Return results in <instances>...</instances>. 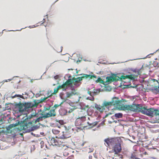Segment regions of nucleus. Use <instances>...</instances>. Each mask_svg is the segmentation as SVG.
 I'll use <instances>...</instances> for the list:
<instances>
[{
    "label": "nucleus",
    "mask_w": 159,
    "mask_h": 159,
    "mask_svg": "<svg viewBox=\"0 0 159 159\" xmlns=\"http://www.w3.org/2000/svg\"><path fill=\"white\" fill-rule=\"evenodd\" d=\"M105 120H103L98 126V127H99L101 125H103L104 124L105 122Z\"/></svg>",
    "instance_id": "nucleus-46"
},
{
    "label": "nucleus",
    "mask_w": 159,
    "mask_h": 159,
    "mask_svg": "<svg viewBox=\"0 0 159 159\" xmlns=\"http://www.w3.org/2000/svg\"><path fill=\"white\" fill-rule=\"evenodd\" d=\"M137 110L136 111V112H140L143 113L142 111H143V108L145 107H143L141 104H137Z\"/></svg>",
    "instance_id": "nucleus-12"
},
{
    "label": "nucleus",
    "mask_w": 159,
    "mask_h": 159,
    "mask_svg": "<svg viewBox=\"0 0 159 159\" xmlns=\"http://www.w3.org/2000/svg\"><path fill=\"white\" fill-rule=\"evenodd\" d=\"M3 115V116H2V118L3 120L6 118V117H7V116H5V115H3V114H2L1 115V116H2Z\"/></svg>",
    "instance_id": "nucleus-63"
},
{
    "label": "nucleus",
    "mask_w": 159,
    "mask_h": 159,
    "mask_svg": "<svg viewBox=\"0 0 159 159\" xmlns=\"http://www.w3.org/2000/svg\"><path fill=\"white\" fill-rule=\"evenodd\" d=\"M18 94H16L15 95L13 96H11L10 97L12 98H14L16 97H18Z\"/></svg>",
    "instance_id": "nucleus-56"
},
{
    "label": "nucleus",
    "mask_w": 159,
    "mask_h": 159,
    "mask_svg": "<svg viewBox=\"0 0 159 159\" xmlns=\"http://www.w3.org/2000/svg\"><path fill=\"white\" fill-rule=\"evenodd\" d=\"M19 77V76H15L12 78L8 79V80H8L9 81H10L12 80L13 79L14 77Z\"/></svg>",
    "instance_id": "nucleus-62"
},
{
    "label": "nucleus",
    "mask_w": 159,
    "mask_h": 159,
    "mask_svg": "<svg viewBox=\"0 0 159 159\" xmlns=\"http://www.w3.org/2000/svg\"><path fill=\"white\" fill-rule=\"evenodd\" d=\"M111 102L112 105L114 106L116 105L117 106V108H118L119 106H120V104L122 103V102H126V101L124 99L119 100L118 98L114 97L112 98Z\"/></svg>",
    "instance_id": "nucleus-3"
},
{
    "label": "nucleus",
    "mask_w": 159,
    "mask_h": 159,
    "mask_svg": "<svg viewBox=\"0 0 159 159\" xmlns=\"http://www.w3.org/2000/svg\"><path fill=\"white\" fill-rule=\"evenodd\" d=\"M13 129L14 130H16V131H17L19 132H20L22 130L21 128V127H20V126L18 127H15V128Z\"/></svg>",
    "instance_id": "nucleus-28"
},
{
    "label": "nucleus",
    "mask_w": 159,
    "mask_h": 159,
    "mask_svg": "<svg viewBox=\"0 0 159 159\" xmlns=\"http://www.w3.org/2000/svg\"><path fill=\"white\" fill-rule=\"evenodd\" d=\"M154 115L159 116V111L158 110L154 109V111L153 112V116Z\"/></svg>",
    "instance_id": "nucleus-27"
},
{
    "label": "nucleus",
    "mask_w": 159,
    "mask_h": 159,
    "mask_svg": "<svg viewBox=\"0 0 159 159\" xmlns=\"http://www.w3.org/2000/svg\"><path fill=\"white\" fill-rule=\"evenodd\" d=\"M113 147L114 152H115V154H117L121 152V144L118 142L114 145Z\"/></svg>",
    "instance_id": "nucleus-5"
},
{
    "label": "nucleus",
    "mask_w": 159,
    "mask_h": 159,
    "mask_svg": "<svg viewBox=\"0 0 159 159\" xmlns=\"http://www.w3.org/2000/svg\"><path fill=\"white\" fill-rule=\"evenodd\" d=\"M87 99L91 101H93L94 99V98L93 96H91V97H87Z\"/></svg>",
    "instance_id": "nucleus-39"
},
{
    "label": "nucleus",
    "mask_w": 159,
    "mask_h": 159,
    "mask_svg": "<svg viewBox=\"0 0 159 159\" xmlns=\"http://www.w3.org/2000/svg\"><path fill=\"white\" fill-rule=\"evenodd\" d=\"M28 121H23L22 123L23 125H24V126H25L26 127H27V125H28Z\"/></svg>",
    "instance_id": "nucleus-42"
},
{
    "label": "nucleus",
    "mask_w": 159,
    "mask_h": 159,
    "mask_svg": "<svg viewBox=\"0 0 159 159\" xmlns=\"http://www.w3.org/2000/svg\"><path fill=\"white\" fill-rule=\"evenodd\" d=\"M44 109L42 110V112L43 113L45 111H47V109H46V106H44Z\"/></svg>",
    "instance_id": "nucleus-53"
},
{
    "label": "nucleus",
    "mask_w": 159,
    "mask_h": 159,
    "mask_svg": "<svg viewBox=\"0 0 159 159\" xmlns=\"http://www.w3.org/2000/svg\"><path fill=\"white\" fill-rule=\"evenodd\" d=\"M62 133L63 134L61 136H60V139H65L68 137L66 136L65 134H64V131H62Z\"/></svg>",
    "instance_id": "nucleus-34"
},
{
    "label": "nucleus",
    "mask_w": 159,
    "mask_h": 159,
    "mask_svg": "<svg viewBox=\"0 0 159 159\" xmlns=\"http://www.w3.org/2000/svg\"><path fill=\"white\" fill-rule=\"evenodd\" d=\"M33 114H32L31 113V114H30L29 116H28V118H29L30 120V119H31L32 118H33L34 117V116H33Z\"/></svg>",
    "instance_id": "nucleus-51"
},
{
    "label": "nucleus",
    "mask_w": 159,
    "mask_h": 159,
    "mask_svg": "<svg viewBox=\"0 0 159 159\" xmlns=\"http://www.w3.org/2000/svg\"><path fill=\"white\" fill-rule=\"evenodd\" d=\"M24 125L22 123L20 125V126L21 127L22 130H25L26 129V127L24 126Z\"/></svg>",
    "instance_id": "nucleus-40"
},
{
    "label": "nucleus",
    "mask_w": 159,
    "mask_h": 159,
    "mask_svg": "<svg viewBox=\"0 0 159 159\" xmlns=\"http://www.w3.org/2000/svg\"><path fill=\"white\" fill-rule=\"evenodd\" d=\"M85 119V116H83L77 119L75 121V125L76 126L80 125L81 124V121L84 120Z\"/></svg>",
    "instance_id": "nucleus-11"
},
{
    "label": "nucleus",
    "mask_w": 159,
    "mask_h": 159,
    "mask_svg": "<svg viewBox=\"0 0 159 159\" xmlns=\"http://www.w3.org/2000/svg\"><path fill=\"white\" fill-rule=\"evenodd\" d=\"M91 96H93V92H91L90 91H88L87 92Z\"/></svg>",
    "instance_id": "nucleus-54"
},
{
    "label": "nucleus",
    "mask_w": 159,
    "mask_h": 159,
    "mask_svg": "<svg viewBox=\"0 0 159 159\" xmlns=\"http://www.w3.org/2000/svg\"><path fill=\"white\" fill-rule=\"evenodd\" d=\"M52 132L53 134H58L60 131L58 130L55 129H52Z\"/></svg>",
    "instance_id": "nucleus-37"
},
{
    "label": "nucleus",
    "mask_w": 159,
    "mask_h": 159,
    "mask_svg": "<svg viewBox=\"0 0 159 159\" xmlns=\"http://www.w3.org/2000/svg\"><path fill=\"white\" fill-rule=\"evenodd\" d=\"M14 106L15 108H18L17 110L15 111L16 114L23 113L33 107L31 102H23L22 103L21 101H19L18 103H16Z\"/></svg>",
    "instance_id": "nucleus-2"
},
{
    "label": "nucleus",
    "mask_w": 159,
    "mask_h": 159,
    "mask_svg": "<svg viewBox=\"0 0 159 159\" xmlns=\"http://www.w3.org/2000/svg\"><path fill=\"white\" fill-rule=\"evenodd\" d=\"M51 141H53V143H55L54 144L52 143L51 145L52 146H57L59 147L60 146V144H59L58 141L55 139L54 137H52L51 138Z\"/></svg>",
    "instance_id": "nucleus-15"
},
{
    "label": "nucleus",
    "mask_w": 159,
    "mask_h": 159,
    "mask_svg": "<svg viewBox=\"0 0 159 159\" xmlns=\"http://www.w3.org/2000/svg\"><path fill=\"white\" fill-rule=\"evenodd\" d=\"M20 113V115H17V117H16V118H20V117L23 114V113Z\"/></svg>",
    "instance_id": "nucleus-59"
},
{
    "label": "nucleus",
    "mask_w": 159,
    "mask_h": 159,
    "mask_svg": "<svg viewBox=\"0 0 159 159\" xmlns=\"http://www.w3.org/2000/svg\"><path fill=\"white\" fill-rule=\"evenodd\" d=\"M107 80L106 83L107 84H108L111 83L112 82L114 81H117L116 79H115V78L113 77V75L111 76H107L106 77Z\"/></svg>",
    "instance_id": "nucleus-9"
},
{
    "label": "nucleus",
    "mask_w": 159,
    "mask_h": 159,
    "mask_svg": "<svg viewBox=\"0 0 159 159\" xmlns=\"http://www.w3.org/2000/svg\"><path fill=\"white\" fill-rule=\"evenodd\" d=\"M59 79L57 81V84L58 85L57 86V88H55L54 89V92H53V94L55 95L56 94V93L58 92V90L60 89V83L59 82Z\"/></svg>",
    "instance_id": "nucleus-16"
},
{
    "label": "nucleus",
    "mask_w": 159,
    "mask_h": 159,
    "mask_svg": "<svg viewBox=\"0 0 159 159\" xmlns=\"http://www.w3.org/2000/svg\"><path fill=\"white\" fill-rule=\"evenodd\" d=\"M39 115H41V116H40V117H41V119H46L45 117H47L46 116H45L44 113V114H43L42 112V113H39Z\"/></svg>",
    "instance_id": "nucleus-36"
},
{
    "label": "nucleus",
    "mask_w": 159,
    "mask_h": 159,
    "mask_svg": "<svg viewBox=\"0 0 159 159\" xmlns=\"http://www.w3.org/2000/svg\"><path fill=\"white\" fill-rule=\"evenodd\" d=\"M59 106H60V104H55L54 105V106L53 107H52V108H55V109H56L57 107Z\"/></svg>",
    "instance_id": "nucleus-50"
},
{
    "label": "nucleus",
    "mask_w": 159,
    "mask_h": 159,
    "mask_svg": "<svg viewBox=\"0 0 159 159\" xmlns=\"http://www.w3.org/2000/svg\"><path fill=\"white\" fill-rule=\"evenodd\" d=\"M158 62L157 61H154L153 63V66L154 67H156L158 66Z\"/></svg>",
    "instance_id": "nucleus-44"
},
{
    "label": "nucleus",
    "mask_w": 159,
    "mask_h": 159,
    "mask_svg": "<svg viewBox=\"0 0 159 159\" xmlns=\"http://www.w3.org/2000/svg\"><path fill=\"white\" fill-rule=\"evenodd\" d=\"M122 83H121L120 85L119 86L122 89H124L125 88H136L137 87V86L136 84H134V85L131 86V84H123V86H122L121 84Z\"/></svg>",
    "instance_id": "nucleus-10"
},
{
    "label": "nucleus",
    "mask_w": 159,
    "mask_h": 159,
    "mask_svg": "<svg viewBox=\"0 0 159 159\" xmlns=\"http://www.w3.org/2000/svg\"><path fill=\"white\" fill-rule=\"evenodd\" d=\"M135 156L133 154H131V158L132 159H135V158H136Z\"/></svg>",
    "instance_id": "nucleus-55"
},
{
    "label": "nucleus",
    "mask_w": 159,
    "mask_h": 159,
    "mask_svg": "<svg viewBox=\"0 0 159 159\" xmlns=\"http://www.w3.org/2000/svg\"><path fill=\"white\" fill-rule=\"evenodd\" d=\"M59 78L60 76L59 75H56L54 76V78L55 80L58 79Z\"/></svg>",
    "instance_id": "nucleus-47"
},
{
    "label": "nucleus",
    "mask_w": 159,
    "mask_h": 159,
    "mask_svg": "<svg viewBox=\"0 0 159 159\" xmlns=\"http://www.w3.org/2000/svg\"><path fill=\"white\" fill-rule=\"evenodd\" d=\"M96 82L97 83L99 82L103 84H104V81L101 79V78L100 77H99L98 78V80H96Z\"/></svg>",
    "instance_id": "nucleus-25"
},
{
    "label": "nucleus",
    "mask_w": 159,
    "mask_h": 159,
    "mask_svg": "<svg viewBox=\"0 0 159 159\" xmlns=\"http://www.w3.org/2000/svg\"><path fill=\"white\" fill-rule=\"evenodd\" d=\"M55 109H52V110H50V111L51 112H52V113H56L55 112Z\"/></svg>",
    "instance_id": "nucleus-61"
},
{
    "label": "nucleus",
    "mask_w": 159,
    "mask_h": 159,
    "mask_svg": "<svg viewBox=\"0 0 159 159\" xmlns=\"http://www.w3.org/2000/svg\"><path fill=\"white\" fill-rule=\"evenodd\" d=\"M130 111L136 112V111L137 110V104H133L132 105H131Z\"/></svg>",
    "instance_id": "nucleus-19"
},
{
    "label": "nucleus",
    "mask_w": 159,
    "mask_h": 159,
    "mask_svg": "<svg viewBox=\"0 0 159 159\" xmlns=\"http://www.w3.org/2000/svg\"><path fill=\"white\" fill-rule=\"evenodd\" d=\"M44 114L45 116H47L45 117L46 119L52 116H54L56 115V113L51 112L50 111L48 112H44Z\"/></svg>",
    "instance_id": "nucleus-13"
},
{
    "label": "nucleus",
    "mask_w": 159,
    "mask_h": 159,
    "mask_svg": "<svg viewBox=\"0 0 159 159\" xmlns=\"http://www.w3.org/2000/svg\"><path fill=\"white\" fill-rule=\"evenodd\" d=\"M24 95V94L23 93H22V95L18 94V97H19V98H21L22 99L23 98L24 96H23V95Z\"/></svg>",
    "instance_id": "nucleus-52"
},
{
    "label": "nucleus",
    "mask_w": 159,
    "mask_h": 159,
    "mask_svg": "<svg viewBox=\"0 0 159 159\" xmlns=\"http://www.w3.org/2000/svg\"><path fill=\"white\" fill-rule=\"evenodd\" d=\"M28 125H31L32 126V125H33L32 124L33 123H34V121L33 120L32 121H28Z\"/></svg>",
    "instance_id": "nucleus-49"
},
{
    "label": "nucleus",
    "mask_w": 159,
    "mask_h": 159,
    "mask_svg": "<svg viewBox=\"0 0 159 159\" xmlns=\"http://www.w3.org/2000/svg\"><path fill=\"white\" fill-rule=\"evenodd\" d=\"M33 102H34V103H32V107H37V100H34V99H33Z\"/></svg>",
    "instance_id": "nucleus-32"
},
{
    "label": "nucleus",
    "mask_w": 159,
    "mask_h": 159,
    "mask_svg": "<svg viewBox=\"0 0 159 159\" xmlns=\"http://www.w3.org/2000/svg\"><path fill=\"white\" fill-rule=\"evenodd\" d=\"M48 98V97H45L43 98H42L41 99H42V101L43 102V101L45 102L46 100Z\"/></svg>",
    "instance_id": "nucleus-48"
},
{
    "label": "nucleus",
    "mask_w": 159,
    "mask_h": 159,
    "mask_svg": "<svg viewBox=\"0 0 159 159\" xmlns=\"http://www.w3.org/2000/svg\"><path fill=\"white\" fill-rule=\"evenodd\" d=\"M10 125H9L7 127H6V129H7V131H9L10 130H11L12 131V133L14 131L13 129H11L12 128V127L10 126Z\"/></svg>",
    "instance_id": "nucleus-33"
},
{
    "label": "nucleus",
    "mask_w": 159,
    "mask_h": 159,
    "mask_svg": "<svg viewBox=\"0 0 159 159\" xmlns=\"http://www.w3.org/2000/svg\"><path fill=\"white\" fill-rule=\"evenodd\" d=\"M40 93H39H39H36L35 95V97L36 98H38V97L40 96Z\"/></svg>",
    "instance_id": "nucleus-58"
},
{
    "label": "nucleus",
    "mask_w": 159,
    "mask_h": 159,
    "mask_svg": "<svg viewBox=\"0 0 159 159\" xmlns=\"http://www.w3.org/2000/svg\"><path fill=\"white\" fill-rule=\"evenodd\" d=\"M67 113V111L65 109H60V116L66 115Z\"/></svg>",
    "instance_id": "nucleus-20"
},
{
    "label": "nucleus",
    "mask_w": 159,
    "mask_h": 159,
    "mask_svg": "<svg viewBox=\"0 0 159 159\" xmlns=\"http://www.w3.org/2000/svg\"><path fill=\"white\" fill-rule=\"evenodd\" d=\"M124 102H122V103L120 104V106H119L118 107V109L120 110H130L131 109V105H125Z\"/></svg>",
    "instance_id": "nucleus-8"
},
{
    "label": "nucleus",
    "mask_w": 159,
    "mask_h": 159,
    "mask_svg": "<svg viewBox=\"0 0 159 159\" xmlns=\"http://www.w3.org/2000/svg\"><path fill=\"white\" fill-rule=\"evenodd\" d=\"M142 111L143 114L149 116H153V112L154 111V108L147 109L145 107Z\"/></svg>",
    "instance_id": "nucleus-6"
},
{
    "label": "nucleus",
    "mask_w": 159,
    "mask_h": 159,
    "mask_svg": "<svg viewBox=\"0 0 159 159\" xmlns=\"http://www.w3.org/2000/svg\"><path fill=\"white\" fill-rule=\"evenodd\" d=\"M16 122L18 124V125H20L21 124L23 123L21 119V120H17L16 121Z\"/></svg>",
    "instance_id": "nucleus-35"
},
{
    "label": "nucleus",
    "mask_w": 159,
    "mask_h": 159,
    "mask_svg": "<svg viewBox=\"0 0 159 159\" xmlns=\"http://www.w3.org/2000/svg\"><path fill=\"white\" fill-rule=\"evenodd\" d=\"M16 103V102H14L13 103H11V102H7L5 104V105H6V106H7V105H8L10 104V105H13L15 106L14 105H15V104Z\"/></svg>",
    "instance_id": "nucleus-45"
},
{
    "label": "nucleus",
    "mask_w": 159,
    "mask_h": 159,
    "mask_svg": "<svg viewBox=\"0 0 159 159\" xmlns=\"http://www.w3.org/2000/svg\"><path fill=\"white\" fill-rule=\"evenodd\" d=\"M60 129H65L66 131L68 130L66 127L65 125H63L66 123V122H64L63 120H60Z\"/></svg>",
    "instance_id": "nucleus-17"
},
{
    "label": "nucleus",
    "mask_w": 159,
    "mask_h": 159,
    "mask_svg": "<svg viewBox=\"0 0 159 159\" xmlns=\"http://www.w3.org/2000/svg\"><path fill=\"white\" fill-rule=\"evenodd\" d=\"M73 156H70L68 157V158H67V159H73Z\"/></svg>",
    "instance_id": "nucleus-64"
},
{
    "label": "nucleus",
    "mask_w": 159,
    "mask_h": 159,
    "mask_svg": "<svg viewBox=\"0 0 159 159\" xmlns=\"http://www.w3.org/2000/svg\"><path fill=\"white\" fill-rule=\"evenodd\" d=\"M114 115L116 119L121 118L123 116V114L121 113H116Z\"/></svg>",
    "instance_id": "nucleus-18"
},
{
    "label": "nucleus",
    "mask_w": 159,
    "mask_h": 159,
    "mask_svg": "<svg viewBox=\"0 0 159 159\" xmlns=\"http://www.w3.org/2000/svg\"><path fill=\"white\" fill-rule=\"evenodd\" d=\"M0 131L1 133H2L4 134H5L6 133L7 134L12 133V131H11V130H10L9 131H7V129L6 130H5L4 129H2V130H0Z\"/></svg>",
    "instance_id": "nucleus-23"
},
{
    "label": "nucleus",
    "mask_w": 159,
    "mask_h": 159,
    "mask_svg": "<svg viewBox=\"0 0 159 159\" xmlns=\"http://www.w3.org/2000/svg\"><path fill=\"white\" fill-rule=\"evenodd\" d=\"M21 120L23 121H28L30 120L29 118H28V116L23 117L22 118Z\"/></svg>",
    "instance_id": "nucleus-24"
},
{
    "label": "nucleus",
    "mask_w": 159,
    "mask_h": 159,
    "mask_svg": "<svg viewBox=\"0 0 159 159\" xmlns=\"http://www.w3.org/2000/svg\"><path fill=\"white\" fill-rule=\"evenodd\" d=\"M117 141L118 140L114 138H108L104 140V141L107 144V145H105L107 146H109L110 145H114Z\"/></svg>",
    "instance_id": "nucleus-4"
},
{
    "label": "nucleus",
    "mask_w": 159,
    "mask_h": 159,
    "mask_svg": "<svg viewBox=\"0 0 159 159\" xmlns=\"http://www.w3.org/2000/svg\"><path fill=\"white\" fill-rule=\"evenodd\" d=\"M100 89H99L96 90L95 91H94L93 92V96L95 95L98 94L100 92Z\"/></svg>",
    "instance_id": "nucleus-29"
},
{
    "label": "nucleus",
    "mask_w": 159,
    "mask_h": 159,
    "mask_svg": "<svg viewBox=\"0 0 159 159\" xmlns=\"http://www.w3.org/2000/svg\"><path fill=\"white\" fill-rule=\"evenodd\" d=\"M42 99H40L39 100H37V105L39 104V103H43L42 101Z\"/></svg>",
    "instance_id": "nucleus-41"
},
{
    "label": "nucleus",
    "mask_w": 159,
    "mask_h": 159,
    "mask_svg": "<svg viewBox=\"0 0 159 159\" xmlns=\"http://www.w3.org/2000/svg\"><path fill=\"white\" fill-rule=\"evenodd\" d=\"M26 130L27 133H30L31 131H33L31 126L30 127V128L27 129H26Z\"/></svg>",
    "instance_id": "nucleus-43"
},
{
    "label": "nucleus",
    "mask_w": 159,
    "mask_h": 159,
    "mask_svg": "<svg viewBox=\"0 0 159 159\" xmlns=\"http://www.w3.org/2000/svg\"><path fill=\"white\" fill-rule=\"evenodd\" d=\"M95 107L100 112H102L105 109L104 107L101 106L100 105H98L96 103L95 104Z\"/></svg>",
    "instance_id": "nucleus-14"
},
{
    "label": "nucleus",
    "mask_w": 159,
    "mask_h": 159,
    "mask_svg": "<svg viewBox=\"0 0 159 159\" xmlns=\"http://www.w3.org/2000/svg\"><path fill=\"white\" fill-rule=\"evenodd\" d=\"M78 75H81V77L77 78H71V76L69 74H66L64 77V79L66 81L64 80L63 84L60 85V89H62V91H65L66 92V97L70 98L72 96L76 94L78 95V93L76 92L74 86L76 87L79 86L81 84V81L84 78L87 79L89 78V80L92 78L93 77L96 78L97 76L94 75H87L85 74H81Z\"/></svg>",
    "instance_id": "nucleus-1"
},
{
    "label": "nucleus",
    "mask_w": 159,
    "mask_h": 159,
    "mask_svg": "<svg viewBox=\"0 0 159 159\" xmlns=\"http://www.w3.org/2000/svg\"><path fill=\"white\" fill-rule=\"evenodd\" d=\"M52 107L51 106H49V107H46V109H47V110H49L51 109V108Z\"/></svg>",
    "instance_id": "nucleus-60"
},
{
    "label": "nucleus",
    "mask_w": 159,
    "mask_h": 159,
    "mask_svg": "<svg viewBox=\"0 0 159 159\" xmlns=\"http://www.w3.org/2000/svg\"><path fill=\"white\" fill-rule=\"evenodd\" d=\"M153 81H156L157 82V83L159 84V86H158V87H157V86H155L154 87V90H156V92H158L159 93V82L158 81L155 79H153Z\"/></svg>",
    "instance_id": "nucleus-21"
},
{
    "label": "nucleus",
    "mask_w": 159,
    "mask_h": 159,
    "mask_svg": "<svg viewBox=\"0 0 159 159\" xmlns=\"http://www.w3.org/2000/svg\"><path fill=\"white\" fill-rule=\"evenodd\" d=\"M41 119H41V117H38L36 119H35V120H33L34 121V124L36 123L37 122H39L40 120Z\"/></svg>",
    "instance_id": "nucleus-30"
},
{
    "label": "nucleus",
    "mask_w": 159,
    "mask_h": 159,
    "mask_svg": "<svg viewBox=\"0 0 159 159\" xmlns=\"http://www.w3.org/2000/svg\"><path fill=\"white\" fill-rule=\"evenodd\" d=\"M140 70V69H134L133 71L134 72L136 73H137L138 74H139V71Z\"/></svg>",
    "instance_id": "nucleus-38"
},
{
    "label": "nucleus",
    "mask_w": 159,
    "mask_h": 159,
    "mask_svg": "<svg viewBox=\"0 0 159 159\" xmlns=\"http://www.w3.org/2000/svg\"><path fill=\"white\" fill-rule=\"evenodd\" d=\"M112 75H113V77H115V79H117L118 77V76L116 74H113Z\"/></svg>",
    "instance_id": "nucleus-57"
},
{
    "label": "nucleus",
    "mask_w": 159,
    "mask_h": 159,
    "mask_svg": "<svg viewBox=\"0 0 159 159\" xmlns=\"http://www.w3.org/2000/svg\"><path fill=\"white\" fill-rule=\"evenodd\" d=\"M47 97H48V98H49V97H50L51 96L53 95V92L52 90H50V91H48V93H47Z\"/></svg>",
    "instance_id": "nucleus-31"
},
{
    "label": "nucleus",
    "mask_w": 159,
    "mask_h": 159,
    "mask_svg": "<svg viewBox=\"0 0 159 159\" xmlns=\"http://www.w3.org/2000/svg\"><path fill=\"white\" fill-rule=\"evenodd\" d=\"M32 128L33 129V131L36 130L40 128V126L38 125V124H36L35 125H32L31 126Z\"/></svg>",
    "instance_id": "nucleus-22"
},
{
    "label": "nucleus",
    "mask_w": 159,
    "mask_h": 159,
    "mask_svg": "<svg viewBox=\"0 0 159 159\" xmlns=\"http://www.w3.org/2000/svg\"><path fill=\"white\" fill-rule=\"evenodd\" d=\"M126 79H128L129 80H134L135 79L134 75H122L120 77H118L117 81H121L122 80H125Z\"/></svg>",
    "instance_id": "nucleus-7"
},
{
    "label": "nucleus",
    "mask_w": 159,
    "mask_h": 159,
    "mask_svg": "<svg viewBox=\"0 0 159 159\" xmlns=\"http://www.w3.org/2000/svg\"><path fill=\"white\" fill-rule=\"evenodd\" d=\"M103 107H104V106L107 107V106H108L112 105V104L111 103V102H103Z\"/></svg>",
    "instance_id": "nucleus-26"
}]
</instances>
